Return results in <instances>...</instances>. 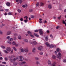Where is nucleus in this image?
Masks as SVG:
<instances>
[{
	"label": "nucleus",
	"mask_w": 66,
	"mask_h": 66,
	"mask_svg": "<svg viewBox=\"0 0 66 66\" xmlns=\"http://www.w3.org/2000/svg\"><path fill=\"white\" fill-rule=\"evenodd\" d=\"M18 59V58H14L13 59H9V60L10 61V62H11V63H13L14 62H15V61H16V60Z\"/></svg>",
	"instance_id": "f257e3e1"
},
{
	"label": "nucleus",
	"mask_w": 66,
	"mask_h": 66,
	"mask_svg": "<svg viewBox=\"0 0 66 66\" xmlns=\"http://www.w3.org/2000/svg\"><path fill=\"white\" fill-rule=\"evenodd\" d=\"M57 58L59 59V60H61V56H62V54L60 53H59L58 54H57Z\"/></svg>",
	"instance_id": "f03ea898"
},
{
	"label": "nucleus",
	"mask_w": 66,
	"mask_h": 66,
	"mask_svg": "<svg viewBox=\"0 0 66 66\" xmlns=\"http://www.w3.org/2000/svg\"><path fill=\"white\" fill-rule=\"evenodd\" d=\"M38 31L41 35H42L43 34V31H42V29H39L38 30Z\"/></svg>",
	"instance_id": "7ed1b4c3"
},
{
	"label": "nucleus",
	"mask_w": 66,
	"mask_h": 66,
	"mask_svg": "<svg viewBox=\"0 0 66 66\" xmlns=\"http://www.w3.org/2000/svg\"><path fill=\"white\" fill-rule=\"evenodd\" d=\"M45 44L47 47H50V44H49L48 42H46Z\"/></svg>",
	"instance_id": "20e7f679"
},
{
	"label": "nucleus",
	"mask_w": 66,
	"mask_h": 66,
	"mask_svg": "<svg viewBox=\"0 0 66 66\" xmlns=\"http://www.w3.org/2000/svg\"><path fill=\"white\" fill-rule=\"evenodd\" d=\"M30 43H31V44H34V45H36L37 44V42H36L35 41L34 42H30Z\"/></svg>",
	"instance_id": "39448f33"
},
{
	"label": "nucleus",
	"mask_w": 66,
	"mask_h": 66,
	"mask_svg": "<svg viewBox=\"0 0 66 66\" xmlns=\"http://www.w3.org/2000/svg\"><path fill=\"white\" fill-rule=\"evenodd\" d=\"M13 39V38H10V41H8V43L9 44H12V43H11V41H12Z\"/></svg>",
	"instance_id": "423d86ee"
},
{
	"label": "nucleus",
	"mask_w": 66,
	"mask_h": 66,
	"mask_svg": "<svg viewBox=\"0 0 66 66\" xmlns=\"http://www.w3.org/2000/svg\"><path fill=\"white\" fill-rule=\"evenodd\" d=\"M24 51L25 52H28L29 50H28V48H24Z\"/></svg>",
	"instance_id": "0eeeda50"
},
{
	"label": "nucleus",
	"mask_w": 66,
	"mask_h": 66,
	"mask_svg": "<svg viewBox=\"0 0 66 66\" xmlns=\"http://www.w3.org/2000/svg\"><path fill=\"white\" fill-rule=\"evenodd\" d=\"M6 50L8 51H10L11 50V49L10 47H7L6 48Z\"/></svg>",
	"instance_id": "6e6552de"
},
{
	"label": "nucleus",
	"mask_w": 66,
	"mask_h": 66,
	"mask_svg": "<svg viewBox=\"0 0 66 66\" xmlns=\"http://www.w3.org/2000/svg\"><path fill=\"white\" fill-rule=\"evenodd\" d=\"M42 49H43V47H42V46H39L38 48V50H39L40 51H41Z\"/></svg>",
	"instance_id": "1a4fd4ad"
},
{
	"label": "nucleus",
	"mask_w": 66,
	"mask_h": 66,
	"mask_svg": "<svg viewBox=\"0 0 66 66\" xmlns=\"http://www.w3.org/2000/svg\"><path fill=\"white\" fill-rule=\"evenodd\" d=\"M34 35L36 36V37H39V35L35 33H34Z\"/></svg>",
	"instance_id": "9d476101"
},
{
	"label": "nucleus",
	"mask_w": 66,
	"mask_h": 66,
	"mask_svg": "<svg viewBox=\"0 0 66 66\" xmlns=\"http://www.w3.org/2000/svg\"><path fill=\"white\" fill-rule=\"evenodd\" d=\"M56 64V62H54L52 64V66H55V65Z\"/></svg>",
	"instance_id": "9b49d317"
},
{
	"label": "nucleus",
	"mask_w": 66,
	"mask_h": 66,
	"mask_svg": "<svg viewBox=\"0 0 66 66\" xmlns=\"http://www.w3.org/2000/svg\"><path fill=\"white\" fill-rule=\"evenodd\" d=\"M49 47H50L51 48H53L54 47V46L52 44H51L50 45V46Z\"/></svg>",
	"instance_id": "f8f14e48"
},
{
	"label": "nucleus",
	"mask_w": 66,
	"mask_h": 66,
	"mask_svg": "<svg viewBox=\"0 0 66 66\" xmlns=\"http://www.w3.org/2000/svg\"><path fill=\"white\" fill-rule=\"evenodd\" d=\"M52 57L53 59H55L56 58V57L54 55H53Z\"/></svg>",
	"instance_id": "ddd939ff"
},
{
	"label": "nucleus",
	"mask_w": 66,
	"mask_h": 66,
	"mask_svg": "<svg viewBox=\"0 0 66 66\" xmlns=\"http://www.w3.org/2000/svg\"><path fill=\"white\" fill-rule=\"evenodd\" d=\"M48 8L50 9H51L52 8V5L51 4H49L48 5Z\"/></svg>",
	"instance_id": "4468645a"
},
{
	"label": "nucleus",
	"mask_w": 66,
	"mask_h": 66,
	"mask_svg": "<svg viewBox=\"0 0 66 66\" xmlns=\"http://www.w3.org/2000/svg\"><path fill=\"white\" fill-rule=\"evenodd\" d=\"M17 65V62L14 63L13 64V66H16Z\"/></svg>",
	"instance_id": "2eb2a0df"
},
{
	"label": "nucleus",
	"mask_w": 66,
	"mask_h": 66,
	"mask_svg": "<svg viewBox=\"0 0 66 66\" xmlns=\"http://www.w3.org/2000/svg\"><path fill=\"white\" fill-rule=\"evenodd\" d=\"M48 65H52L51 64V62H50V60H48Z\"/></svg>",
	"instance_id": "dca6fc26"
},
{
	"label": "nucleus",
	"mask_w": 66,
	"mask_h": 66,
	"mask_svg": "<svg viewBox=\"0 0 66 66\" xmlns=\"http://www.w3.org/2000/svg\"><path fill=\"white\" fill-rule=\"evenodd\" d=\"M12 44L13 45H16V42H15V41H13L12 42Z\"/></svg>",
	"instance_id": "f3484780"
},
{
	"label": "nucleus",
	"mask_w": 66,
	"mask_h": 66,
	"mask_svg": "<svg viewBox=\"0 0 66 66\" xmlns=\"http://www.w3.org/2000/svg\"><path fill=\"white\" fill-rule=\"evenodd\" d=\"M6 5L8 6H10V3L9 2H7L6 3Z\"/></svg>",
	"instance_id": "a211bd4d"
},
{
	"label": "nucleus",
	"mask_w": 66,
	"mask_h": 66,
	"mask_svg": "<svg viewBox=\"0 0 66 66\" xmlns=\"http://www.w3.org/2000/svg\"><path fill=\"white\" fill-rule=\"evenodd\" d=\"M11 31H9L7 32V35H10V34H11Z\"/></svg>",
	"instance_id": "6ab92c4d"
},
{
	"label": "nucleus",
	"mask_w": 66,
	"mask_h": 66,
	"mask_svg": "<svg viewBox=\"0 0 66 66\" xmlns=\"http://www.w3.org/2000/svg\"><path fill=\"white\" fill-rule=\"evenodd\" d=\"M45 40H46V41L48 42V41L49 40V39H48V38L47 37H46L45 38Z\"/></svg>",
	"instance_id": "aec40b11"
},
{
	"label": "nucleus",
	"mask_w": 66,
	"mask_h": 66,
	"mask_svg": "<svg viewBox=\"0 0 66 66\" xmlns=\"http://www.w3.org/2000/svg\"><path fill=\"white\" fill-rule=\"evenodd\" d=\"M38 6H39V3H37L36 4V6L37 7H38Z\"/></svg>",
	"instance_id": "412c9836"
},
{
	"label": "nucleus",
	"mask_w": 66,
	"mask_h": 66,
	"mask_svg": "<svg viewBox=\"0 0 66 66\" xmlns=\"http://www.w3.org/2000/svg\"><path fill=\"white\" fill-rule=\"evenodd\" d=\"M1 48H2L3 49H4L5 48V46H1Z\"/></svg>",
	"instance_id": "4be33fe9"
},
{
	"label": "nucleus",
	"mask_w": 66,
	"mask_h": 66,
	"mask_svg": "<svg viewBox=\"0 0 66 66\" xmlns=\"http://www.w3.org/2000/svg\"><path fill=\"white\" fill-rule=\"evenodd\" d=\"M8 14L9 15H12L13 14H12V13L10 12L8 13Z\"/></svg>",
	"instance_id": "5701e85b"
},
{
	"label": "nucleus",
	"mask_w": 66,
	"mask_h": 66,
	"mask_svg": "<svg viewBox=\"0 0 66 66\" xmlns=\"http://www.w3.org/2000/svg\"><path fill=\"white\" fill-rule=\"evenodd\" d=\"M18 39H21V37L20 36H19L18 37Z\"/></svg>",
	"instance_id": "b1692460"
},
{
	"label": "nucleus",
	"mask_w": 66,
	"mask_h": 66,
	"mask_svg": "<svg viewBox=\"0 0 66 66\" xmlns=\"http://www.w3.org/2000/svg\"><path fill=\"white\" fill-rule=\"evenodd\" d=\"M24 49H22L21 50V51L22 52H24Z\"/></svg>",
	"instance_id": "393cba45"
},
{
	"label": "nucleus",
	"mask_w": 66,
	"mask_h": 66,
	"mask_svg": "<svg viewBox=\"0 0 66 66\" xmlns=\"http://www.w3.org/2000/svg\"><path fill=\"white\" fill-rule=\"evenodd\" d=\"M23 40H24V42H26V43H28V41L27 39H24Z\"/></svg>",
	"instance_id": "a878e982"
},
{
	"label": "nucleus",
	"mask_w": 66,
	"mask_h": 66,
	"mask_svg": "<svg viewBox=\"0 0 66 66\" xmlns=\"http://www.w3.org/2000/svg\"><path fill=\"white\" fill-rule=\"evenodd\" d=\"M36 64L37 65H38V64H40V63H39L38 61H37L36 62Z\"/></svg>",
	"instance_id": "bb28decb"
},
{
	"label": "nucleus",
	"mask_w": 66,
	"mask_h": 66,
	"mask_svg": "<svg viewBox=\"0 0 66 66\" xmlns=\"http://www.w3.org/2000/svg\"><path fill=\"white\" fill-rule=\"evenodd\" d=\"M33 9H30L29 10V12H33Z\"/></svg>",
	"instance_id": "cd10ccee"
},
{
	"label": "nucleus",
	"mask_w": 66,
	"mask_h": 66,
	"mask_svg": "<svg viewBox=\"0 0 66 66\" xmlns=\"http://www.w3.org/2000/svg\"><path fill=\"white\" fill-rule=\"evenodd\" d=\"M27 33L28 34H32V32L30 31H28Z\"/></svg>",
	"instance_id": "c85d7f7f"
},
{
	"label": "nucleus",
	"mask_w": 66,
	"mask_h": 66,
	"mask_svg": "<svg viewBox=\"0 0 66 66\" xmlns=\"http://www.w3.org/2000/svg\"><path fill=\"white\" fill-rule=\"evenodd\" d=\"M23 60H25V61H28V59H26L25 58H23Z\"/></svg>",
	"instance_id": "c756f323"
},
{
	"label": "nucleus",
	"mask_w": 66,
	"mask_h": 66,
	"mask_svg": "<svg viewBox=\"0 0 66 66\" xmlns=\"http://www.w3.org/2000/svg\"><path fill=\"white\" fill-rule=\"evenodd\" d=\"M39 54L40 55H43V52H40Z\"/></svg>",
	"instance_id": "7c9ffc66"
},
{
	"label": "nucleus",
	"mask_w": 66,
	"mask_h": 66,
	"mask_svg": "<svg viewBox=\"0 0 66 66\" xmlns=\"http://www.w3.org/2000/svg\"><path fill=\"white\" fill-rule=\"evenodd\" d=\"M17 11H18V12L19 13H21V10H20L19 9Z\"/></svg>",
	"instance_id": "2f4dec72"
},
{
	"label": "nucleus",
	"mask_w": 66,
	"mask_h": 66,
	"mask_svg": "<svg viewBox=\"0 0 66 66\" xmlns=\"http://www.w3.org/2000/svg\"><path fill=\"white\" fill-rule=\"evenodd\" d=\"M22 57H22V56H20L19 57V58H20V59H22Z\"/></svg>",
	"instance_id": "473e14b6"
},
{
	"label": "nucleus",
	"mask_w": 66,
	"mask_h": 66,
	"mask_svg": "<svg viewBox=\"0 0 66 66\" xmlns=\"http://www.w3.org/2000/svg\"><path fill=\"white\" fill-rule=\"evenodd\" d=\"M19 1L20 3H21L22 2V1L21 0H19Z\"/></svg>",
	"instance_id": "72a5a7b5"
},
{
	"label": "nucleus",
	"mask_w": 66,
	"mask_h": 66,
	"mask_svg": "<svg viewBox=\"0 0 66 66\" xmlns=\"http://www.w3.org/2000/svg\"><path fill=\"white\" fill-rule=\"evenodd\" d=\"M28 20L27 19L25 20H24V21L25 23H27L28 22Z\"/></svg>",
	"instance_id": "f704fd0d"
},
{
	"label": "nucleus",
	"mask_w": 66,
	"mask_h": 66,
	"mask_svg": "<svg viewBox=\"0 0 66 66\" xmlns=\"http://www.w3.org/2000/svg\"><path fill=\"white\" fill-rule=\"evenodd\" d=\"M44 3H43L41 2L40 3V5H41V6H43L44 5Z\"/></svg>",
	"instance_id": "c9c22d12"
},
{
	"label": "nucleus",
	"mask_w": 66,
	"mask_h": 66,
	"mask_svg": "<svg viewBox=\"0 0 66 66\" xmlns=\"http://www.w3.org/2000/svg\"><path fill=\"white\" fill-rule=\"evenodd\" d=\"M4 52H5L6 53H8V52H7V51L6 50H4Z\"/></svg>",
	"instance_id": "e433bc0d"
},
{
	"label": "nucleus",
	"mask_w": 66,
	"mask_h": 66,
	"mask_svg": "<svg viewBox=\"0 0 66 66\" xmlns=\"http://www.w3.org/2000/svg\"><path fill=\"white\" fill-rule=\"evenodd\" d=\"M13 49L14 50H15V51H17V49L15 48V47H13Z\"/></svg>",
	"instance_id": "4c0bfd02"
},
{
	"label": "nucleus",
	"mask_w": 66,
	"mask_h": 66,
	"mask_svg": "<svg viewBox=\"0 0 66 66\" xmlns=\"http://www.w3.org/2000/svg\"><path fill=\"white\" fill-rule=\"evenodd\" d=\"M38 31L37 30H34V32L35 33H37V32H38Z\"/></svg>",
	"instance_id": "58836bf2"
},
{
	"label": "nucleus",
	"mask_w": 66,
	"mask_h": 66,
	"mask_svg": "<svg viewBox=\"0 0 66 66\" xmlns=\"http://www.w3.org/2000/svg\"><path fill=\"white\" fill-rule=\"evenodd\" d=\"M35 59L36 60H39V58L38 57H36L35 58Z\"/></svg>",
	"instance_id": "ea45409f"
},
{
	"label": "nucleus",
	"mask_w": 66,
	"mask_h": 66,
	"mask_svg": "<svg viewBox=\"0 0 66 66\" xmlns=\"http://www.w3.org/2000/svg\"><path fill=\"white\" fill-rule=\"evenodd\" d=\"M5 61H7L8 60V59L7 57H5Z\"/></svg>",
	"instance_id": "a19ab883"
},
{
	"label": "nucleus",
	"mask_w": 66,
	"mask_h": 66,
	"mask_svg": "<svg viewBox=\"0 0 66 66\" xmlns=\"http://www.w3.org/2000/svg\"><path fill=\"white\" fill-rule=\"evenodd\" d=\"M56 51L59 52V50H60V49L59 48H57L56 49Z\"/></svg>",
	"instance_id": "79ce46f5"
},
{
	"label": "nucleus",
	"mask_w": 66,
	"mask_h": 66,
	"mask_svg": "<svg viewBox=\"0 0 66 66\" xmlns=\"http://www.w3.org/2000/svg\"><path fill=\"white\" fill-rule=\"evenodd\" d=\"M35 48H34L32 50L33 52H35Z\"/></svg>",
	"instance_id": "37998d69"
},
{
	"label": "nucleus",
	"mask_w": 66,
	"mask_h": 66,
	"mask_svg": "<svg viewBox=\"0 0 66 66\" xmlns=\"http://www.w3.org/2000/svg\"><path fill=\"white\" fill-rule=\"evenodd\" d=\"M10 36H8L6 38L7 39H10Z\"/></svg>",
	"instance_id": "c03bdc74"
},
{
	"label": "nucleus",
	"mask_w": 66,
	"mask_h": 66,
	"mask_svg": "<svg viewBox=\"0 0 66 66\" xmlns=\"http://www.w3.org/2000/svg\"><path fill=\"white\" fill-rule=\"evenodd\" d=\"M19 64L20 65V66H21L23 65L22 63H19Z\"/></svg>",
	"instance_id": "a18cd8bd"
},
{
	"label": "nucleus",
	"mask_w": 66,
	"mask_h": 66,
	"mask_svg": "<svg viewBox=\"0 0 66 66\" xmlns=\"http://www.w3.org/2000/svg\"><path fill=\"white\" fill-rule=\"evenodd\" d=\"M30 36L32 37V38H34V36L32 35L31 34V35H30Z\"/></svg>",
	"instance_id": "49530a36"
},
{
	"label": "nucleus",
	"mask_w": 66,
	"mask_h": 66,
	"mask_svg": "<svg viewBox=\"0 0 66 66\" xmlns=\"http://www.w3.org/2000/svg\"><path fill=\"white\" fill-rule=\"evenodd\" d=\"M20 20L21 21H23V18H21L20 19Z\"/></svg>",
	"instance_id": "de8ad7c7"
},
{
	"label": "nucleus",
	"mask_w": 66,
	"mask_h": 66,
	"mask_svg": "<svg viewBox=\"0 0 66 66\" xmlns=\"http://www.w3.org/2000/svg\"><path fill=\"white\" fill-rule=\"evenodd\" d=\"M63 62H64V63H65L66 62V60L65 59H64L63 60Z\"/></svg>",
	"instance_id": "09e8293b"
},
{
	"label": "nucleus",
	"mask_w": 66,
	"mask_h": 66,
	"mask_svg": "<svg viewBox=\"0 0 66 66\" xmlns=\"http://www.w3.org/2000/svg\"><path fill=\"white\" fill-rule=\"evenodd\" d=\"M31 17L32 18H34V16L33 15H31Z\"/></svg>",
	"instance_id": "8fccbe9b"
},
{
	"label": "nucleus",
	"mask_w": 66,
	"mask_h": 66,
	"mask_svg": "<svg viewBox=\"0 0 66 66\" xmlns=\"http://www.w3.org/2000/svg\"><path fill=\"white\" fill-rule=\"evenodd\" d=\"M24 18H26V19H27L28 18V17L27 16H24Z\"/></svg>",
	"instance_id": "3c124183"
},
{
	"label": "nucleus",
	"mask_w": 66,
	"mask_h": 66,
	"mask_svg": "<svg viewBox=\"0 0 66 66\" xmlns=\"http://www.w3.org/2000/svg\"><path fill=\"white\" fill-rule=\"evenodd\" d=\"M11 57H15V56L14 55H12Z\"/></svg>",
	"instance_id": "603ef678"
},
{
	"label": "nucleus",
	"mask_w": 66,
	"mask_h": 66,
	"mask_svg": "<svg viewBox=\"0 0 66 66\" xmlns=\"http://www.w3.org/2000/svg\"><path fill=\"white\" fill-rule=\"evenodd\" d=\"M50 37H51L52 38H53V36H52V35H50Z\"/></svg>",
	"instance_id": "864d4df0"
},
{
	"label": "nucleus",
	"mask_w": 66,
	"mask_h": 66,
	"mask_svg": "<svg viewBox=\"0 0 66 66\" xmlns=\"http://www.w3.org/2000/svg\"><path fill=\"white\" fill-rule=\"evenodd\" d=\"M22 63L23 64H26V62L25 61L22 62Z\"/></svg>",
	"instance_id": "5fc2aeb1"
},
{
	"label": "nucleus",
	"mask_w": 66,
	"mask_h": 66,
	"mask_svg": "<svg viewBox=\"0 0 66 66\" xmlns=\"http://www.w3.org/2000/svg\"><path fill=\"white\" fill-rule=\"evenodd\" d=\"M61 16H60L58 18V19H61Z\"/></svg>",
	"instance_id": "6e6d98bb"
},
{
	"label": "nucleus",
	"mask_w": 66,
	"mask_h": 66,
	"mask_svg": "<svg viewBox=\"0 0 66 66\" xmlns=\"http://www.w3.org/2000/svg\"><path fill=\"white\" fill-rule=\"evenodd\" d=\"M47 22L46 20H45L44 21V23H47Z\"/></svg>",
	"instance_id": "4d7b16f0"
},
{
	"label": "nucleus",
	"mask_w": 66,
	"mask_h": 66,
	"mask_svg": "<svg viewBox=\"0 0 66 66\" xmlns=\"http://www.w3.org/2000/svg\"><path fill=\"white\" fill-rule=\"evenodd\" d=\"M13 50H12L11 52V53H13Z\"/></svg>",
	"instance_id": "13d9d810"
},
{
	"label": "nucleus",
	"mask_w": 66,
	"mask_h": 66,
	"mask_svg": "<svg viewBox=\"0 0 66 66\" xmlns=\"http://www.w3.org/2000/svg\"><path fill=\"white\" fill-rule=\"evenodd\" d=\"M22 7L23 8L26 7V6L25 5H23L22 6Z\"/></svg>",
	"instance_id": "bf43d9fd"
},
{
	"label": "nucleus",
	"mask_w": 66,
	"mask_h": 66,
	"mask_svg": "<svg viewBox=\"0 0 66 66\" xmlns=\"http://www.w3.org/2000/svg\"><path fill=\"white\" fill-rule=\"evenodd\" d=\"M57 52H57V51H56L55 52V54H57Z\"/></svg>",
	"instance_id": "052dcab7"
},
{
	"label": "nucleus",
	"mask_w": 66,
	"mask_h": 66,
	"mask_svg": "<svg viewBox=\"0 0 66 66\" xmlns=\"http://www.w3.org/2000/svg\"><path fill=\"white\" fill-rule=\"evenodd\" d=\"M19 61H21V62H22L23 60L22 59H20L19 60Z\"/></svg>",
	"instance_id": "680f3d73"
},
{
	"label": "nucleus",
	"mask_w": 66,
	"mask_h": 66,
	"mask_svg": "<svg viewBox=\"0 0 66 66\" xmlns=\"http://www.w3.org/2000/svg\"><path fill=\"white\" fill-rule=\"evenodd\" d=\"M59 28H60V27H59V26H57L56 27V29H59Z\"/></svg>",
	"instance_id": "e2e57ef3"
},
{
	"label": "nucleus",
	"mask_w": 66,
	"mask_h": 66,
	"mask_svg": "<svg viewBox=\"0 0 66 66\" xmlns=\"http://www.w3.org/2000/svg\"><path fill=\"white\" fill-rule=\"evenodd\" d=\"M9 10V9H5V11H6V12H7Z\"/></svg>",
	"instance_id": "0e129e2a"
},
{
	"label": "nucleus",
	"mask_w": 66,
	"mask_h": 66,
	"mask_svg": "<svg viewBox=\"0 0 66 66\" xmlns=\"http://www.w3.org/2000/svg\"><path fill=\"white\" fill-rule=\"evenodd\" d=\"M63 23L64 24H65V21L63 20Z\"/></svg>",
	"instance_id": "69168bd1"
},
{
	"label": "nucleus",
	"mask_w": 66,
	"mask_h": 66,
	"mask_svg": "<svg viewBox=\"0 0 66 66\" xmlns=\"http://www.w3.org/2000/svg\"><path fill=\"white\" fill-rule=\"evenodd\" d=\"M2 64H6V62H3Z\"/></svg>",
	"instance_id": "338daca9"
},
{
	"label": "nucleus",
	"mask_w": 66,
	"mask_h": 66,
	"mask_svg": "<svg viewBox=\"0 0 66 66\" xmlns=\"http://www.w3.org/2000/svg\"><path fill=\"white\" fill-rule=\"evenodd\" d=\"M16 39H17L16 37H14V40H16Z\"/></svg>",
	"instance_id": "774afa93"
}]
</instances>
